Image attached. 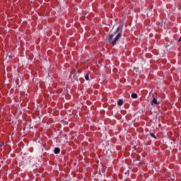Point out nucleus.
<instances>
[{"label":"nucleus","instance_id":"nucleus-1","mask_svg":"<svg viewBox=\"0 0 181 181\" xmlns=\"http://www.w3.org/2000/svg\"><path fill=\"white\" fill-rule=\"evenodd\" d=\"M123 25H119V27L115 30L113 34L109 35L107 39L108 42H112L113 46L116 45L117 42L122 37Z\"/></svg>","mask_w":181,"mask_h":181},{"label":"nucleus","instance_id":"nucleus-2","mask_svg":"<svg viewBox=\"0 0 181 181\" xmlns=\"http://www.w3.org/2000/svg\"><path fill=\"white\" fill-rule=\"evenodd\" d=\"M160 104V101H158V99L156 98H153V100L151 101V105L152 106H158Z\"/></svg>","mask_w":181,"mask_h":181},{"label":"nucleus","instance_id":"nucleus-3","mask_svg":"<svg viewBox=\"0 0 181 181\" xmlns=\"http://www.w3.org/2000/svg\"><path fill=\"white\" fill-rule=\"evenodd\" d=\"M61 152V149L59 147L54 148V153L55 154H59Z\"/></svg>","mask_w":181,"mask_h":181},{"label":"nucleus","instance_id":"nucleus-4","mask_svg":"<svg viewBox=\"0 0 181 181\" xmlns=\"http://www.w3.org/2000/svg\"><path fill=\"white\" fill-rule=\"evenodd\" d=\"M132 98L134 99H136L138 98V95L136 93H133V94H132Z\"/></svg>","mask_w":181,"mask_h":181},{"label":"nucleus","instance_id":"nucleus-5","mask_svg":"<svg viewBox=\"0 0 181 181\" xmlns=\"http://www.w3.org/2000/svg\"><path fill=\"white\" fill-rule=\"evenodd\" d=\"M123 100H118V102H117V105H123Z\"/></svg>","mask_w":181,"mask_h":181},{"label":"nucleus","instance_id":"nucleus-6","mask_svg":"<svg viewBox=\"0 0 181 181\" xmlns=\"http://www.w3.org/2000/svg\"><path fill=\"white\" fill-rule=\"evenodd\" d=\"M85 79H86V81H89V80H90L89 74H87L85 76Z\"/></svg>","mask_w":181,"mask_h":181},{"label":"nucleus","instance_id":"nucleus-7","mask_svg":"<svg viewBox=\"0 0 181 181\" xmlns=\"http://www.w3.org/2000/svg\"><path fill=\"white\" fill-rule=\"evenodd\" d=\"M150 136H151L155 139H157V136L153 133H150Z\"/></svg>","mask_w":181,"mask_h":181},{"label":"nucleus","instance_id":"nucleus-8","mask_svg":"<svg viewBox=\"0 0 181 181\" xmlns=\"http://www.w3.org/2000/svg\"><path fill=\"white\" fill-rule=\"evenodd\" d=\"M4 145V142H1V143L0 144V147H2Z\"/></svg>","mask_w":181,"mask_h":181},{"label":"nucleus","instance_id":"nucleus-9","mask_svg":"<svg viewBox=\"0 0 181 181\" xmlns=\"http://www.w3.org/2000/svg\"><path fill=\"white\" fill-rule=\"evenodd\" d=\"M181 42V37H180L178 42Z\"/></svg>","mask_w":181,"mask_h":181},{"label":"nucleus","instance_id":"nucleus-10","mask_svg":"<svg viewBox=\"0 0 181 181\" xmlns=\"http://www.w3.org/2000/svg\"><path fill=\"white\" fill-rule=\"evenodd\" d=\"M69 77H71V75H70Z\"/></svg>","mask_w":181,"mask_h":181}]
</instances>
